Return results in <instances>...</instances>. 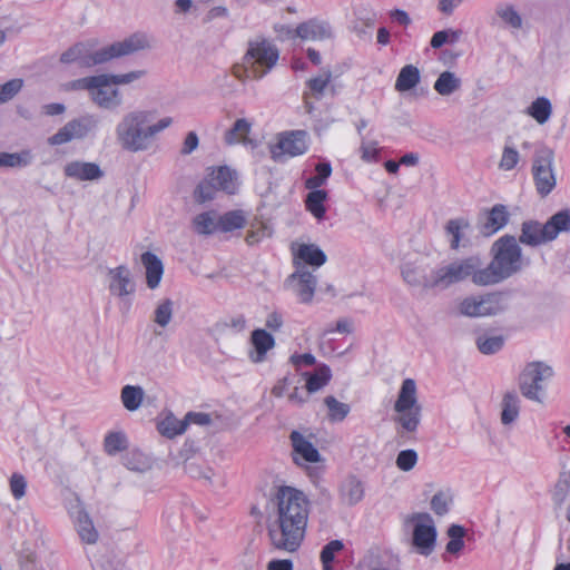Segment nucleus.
Returning <instances> with one entry per match:
<instances>
[{
    "mask_svg": "<svg viewBox=\"0 0 570 570\" xmlns=\"http://www.w3.org/2000/svg\"><path fill=\"white\" fill-rule=\"evenodd\" d=\"M504 345V337L501 335L495 336H479L476 338V346L482 354L491 355L499 352Z\"/></svg>",
    "mask_w": 570,
    "mask_h": 570,
    "instance_id": "nucleus-47",
    "label": "nucleus"
},
{
    "mask_svg": "<svg viewBox=\"0 0 570 570\" xmlns=\"http://www.w3.org/2000/svg\"><path fill=\"white\" fill-rule=\"evenodd\" d=\"M218 188L213 184V181L208 178L198 184L195 190V198L199 203H205L214 199L215 193Z\"/></svg>",
    "mask_w": 570,
    "mask_h": 570,
    "instance_id": "nucleus-56",
    "label": "nucleus"
},
{
    "mask_svg": "<svg viewBox=\"0 0 570 570\" xmlns=\"http://www.w3.org/2000/svg\"><path fill=\"white\" fill-rule=\"evenodd\" d=\"M453 504V493L450 489L438 491L431 499V509L436 515H445Z\"/></svg>",
    "mask_w": 570,
    "mask_h": 570,
    "instance_id": "nucleus-43",
    "label": "nucleus"
},
{
    "mask_svg": "<svg viewBox=\"0 0 570 570\" xmlns=\"http://www.w3.org/2000/svg\"><path fill=\"white\" fill-rule=\"evenodd\" d=\"M219 222V230L222 232H232L237 228H242L245 223V218L242 212L234 210L224 214L223 216L218 215Z\"/></svg>",
    "mask_w": 570,
    "mask_h": 570,
    "instance_id": "nucleus-49",
    "label": "nucleus"
},
{
    "mask_svg": "<svg viewBox=\"0 0 570 570\" xmlns=\"http://www.w3.org/2000/svg\"><path fill=\"white\" fill-rule=\"evenodd\" d=\"M327 198L325 190H311L305 199L306 209L317 219H323L326 213L324 202Z\"/></svg>",
    "mask_w": 570,
    "mask_h": 570,
    "instance_id": "nucleus-36",
    "label": "nucleus"
},
{
    "mask_svg": "<svg viewBox=\"0 0 570 570\" xmlns=\"http://www.w3.org/2000/svg\"><path fill=\"white\" fill-rule=\"evenodd\" d=\"M509 212L502 204L494 205L491 209L479 215V227L482 234L490 236L502 229L509 222Z\"/></svg>",
    "mask_w": 570,
    "mask_h": 570,
    "instance_id": "nucleus-18",
    "label": "nucleus"
},
{
    "mask_svg": "<svg viewBox=\"0 0 570 570\" xmlns=\"http://www.w3.org/2000/svg\"><path fill=\"white\" fill-rule=\"evenodd\" d=\"M148 47V39L142 33H135L122 41L99 47L96 39L80 41L60 56L62 63H77L81 68L105 65L112 59L131 55Z\"/></svg>",
    "mask_w": 570,
    "mask_h": 570,
    "instance_id": "nucleus-2",
    "label": "nucleus"
},
{
    "mask_svg": "<svg viewBox=\"0 0 570 570\" xmlns=\"http://www.w3.org/2000/svg\"><path fill=\"white\" fill-rule=\"evenodd\" d=\"M35 160V155L30 149H22L18 153L0 151V167L3 168H26Z\"/></svg>",
    "mask_w": 570,
    "mask_h": 570,
    "instance_id": "nucleus-31",
    "label": "nucleus"
},
{
    "mask_svg": "<svg viewBox=\"0 0 570 570\" xmlns=\"http://www.w3.org/2000/svg\"><path fill=\"white\" fill-rule=\"evenodd\" d=\"M109 291L112 295L125 297L134 294L135 283L131 279L130 271L126 266H118L109 269Z\"/></svg>",
    "mask_w": 570,
    "mask_h": 570,
    "instance_id": "nucleus-21",
    "label": "nucleus"
},
{
    "mask_svg": "<svg viewBox=\"0 0 570 570\" xmlns=\"http://www.w3.org/2000/svg\"><path fill=\"white\" fill-rule=\"evenodd\" d=\"M174 315V302L170 298L160 301L153 314V321L159 327L165 328L169 325Z\"/></svg>",
    "mask_w": 570,
    "mask_h": 570,
    "instance_id": "nucleus-42",
    "label": "nucleus"
},
{
    "mask_svg": "<svg viewBox=\"0 0 570 570\" xmlns=\"http://www.w3.org/2000/svg\"><path fill=\"white\" fill-rule=\"evenodd\" d=\"M63 174L66 177L85 181L98 180L104 176V171L96 163L72 160L65 165Z\"/></svg>",
    "mask_w": 570,
    "mask_h": 570,
    "instance_id": "nucleus-20",
    "label": "nucleus"
},
{
    "mask_svg": "<svg viewBox=\"0 0 570 570\" xmlns=\"http://www.w3.org/2000/svg\"><path fill=\"white\" fill-rule=\"evenodd\" d=\"M411 520L416 522L413 529L412 543L421 554L429 556L433 551L436 540L433 519L429 513L420 512L414 513Z\"/></svg>",
    "mask_w": 570,
    "mask_h": 570,
    "instance_id": "nucleus-14",
    "label": "nucleus"
},
{
    "mask_svg": "<svg viewBox=\"0 0 570 570\" xmlns=\"http://www.w3.org/2000/svg\"><path fill=\"white\" fill-rule=\"evenodd\" d=\"M145 75H146L145 70H134V71H129L127 73H119V75L109 73V77H110L114 86H120V85H129L134 81H137L140 78H142Z\"/></svg>",
    "mask_w": 570,
    "mask_h": 570,
    "instance_id": "nucleus-57",
    "label": "nucleus"
},
{
    "mask_svg": "<svg viewBox=\"0 0 570 570\" xmlns=\"http://www.w3.org/2000/svg\"><path fill=\"white\" fill-rule=\"evenodd\" d=\"M483 263L479 256H469L455 259L438 268L439 288L445 289L453 284L464 282L471 278L478 286H488L487 283L478 282V276L482 273Z\"/></svg>",
    "mask_w": 570,
    "mask_h": 570,
    "instance_id": "nucleus-9",
    "label": "nucleus"
},
{
    "mask_svg": "<svg viewBox=\"0 0 570 570\" xmlns=\"http://www.w3.org/2000/svg\"><path fill=\"white\" fill-rule=\"evenodd\" d=\"M461 79L452 71H443L434 82V90L441 96H450L461 88Z\"/></svg>",
    "mask_w": 570,
    "mask_h": 570,
    "instance_id": "nucleus-35",
    "label": "nucleus"
},
{
    "mask_svg": "<svg viewBox=\"0 0 570 570\" xmlns=\"http://www.w3.org/2000/svg\"><path fill=\"white\" fill-rule=\"evenodd\" d=\"M193 227L199 235H212L219 230L218 214L215 210L204 212L193 219Z\"/></svg>",
    "mask_w": 570,
    "mask_h": 570,
    "instance_id": "nucleus-33",
    "label": "nucleus"
},
{
    "mask_svg": "<svg viewBox=\"0 0 570 570\" xmlns=\"http://www.w3.org/2000/svg\"><path fill=\"white\" fill-rule=\"evenodd\" d=\"M295 258L302 261L304 266L318 268L326 263L325 253L315 244H299L294 252Z\"/></svg>",
    "mask_w": 570,
    "mask_h": 570,
    "instance_id": "nucleus-25",
    "label": "nucleus"
},
{
    "mask_svg": "<svg viewBox=\"0 0 570 570\" xmlns=\"http://www.w3.org/2000/svg\"><path fill=\"white\" fill-rule=\"evenodd\" d=\"M420 79L419 68L413 65H406L400 70L394 88L399 92L409 91L419 85Z\"/></svg>",
    "mask_w": 570,
    "mask_h": 570,
    "instance_id": "nucleus-32",
    "label": "nucleus"
},
{
    "mask_svg": "<svg viewBox=\"0 0 570 570\" xmlns=\"http://www.w3.org/2000/svg\"><path fill=\"white\" fill-rule=\"evenodd\" d=\"M150 120L151 112L147 110L126 112L115 129L119 146L134 154L149 150L154 145Z\"/></svg>",
    "mask_w": 570,
    "mask_h": 570,
    "instance_id": "nucleus-4",
    "label": "nucleus"
},
{
    "mask_svg": "<svg viewBox=\"0 0 570 570\" xmlns=\"http://www.w3.org/2000/svg\"><path fill=\"white\" fill-rule=\"evenodd\" d=\"M461 37L460 30H441L435 32L431 38V47L434 49L441 48L444 43L450 42L454 43L456 42Z\"/></svg>",
    "mask_w": 570,
    "mask_h": 570,
    "instance_id": "nucleus-52",
    "label": "nucleus"
},
{
    "mask_svg": "<svg viewBox=\"0 0 570 570\" xmlns=\"http://www.w3.org/2000/svg\"><path fill=\"white\" fill-rule=\"evenodd\" d=\"M519 161V153L512 147H504L502 157L500 160V168L503 170L513 169Z\"/></svg>",
    "mask_w": 570,
    "mask_h": 570,
    "instance_id": "nucleus-60",
    "label": "nucleus"
},
{
    "mask_svg": "<svg viewBox=\"0 0 570 570\" xmlns=\"http://www.w3.org/2000/svg\"><path fill=\"white\" fill-rule=\"evenodd\" d=\"M520 397L514 391L507 392L501 402V423L510 425L519 417Z\"/></svg>",
    "mask_w": 570,
    "mask_h": 570,
    "instance_id": "nucleus-30",
    "label": "nucleus"
},
{
    "mask_svg": "<svg viewBox=\"0 0 570 570\" xmlns=\"http://www.w3.org/2000/svg\"><path fill=\"white\" fill-rule=\"evenodd\" d=\"M127 446V439L120 432L109 433L105 439V450L108 454L114 455Z\"/></svg>",
    "mask_w": 570,
    "mask_h": 570,
    "instance_id": "nucleus-51",
    "label": "nucleus"
},
{
    "mask_svg": "<svg viewBox=\"0 0 570 570\" xmlns=\"http://www.w3.org/2000/svg\"><path fill=\"white\" fill-rule=\"evenodd\" d=\"M324 404L328 411V420L332 422L343 421L350 413L348 404L340 402L336 397L328 395L324 399Z\"/></svg>",
    "mask_w": 570,
    "mask_h": 570,
    "instance_id": "nucleus-44",
    "label": "nucleus"
},
{
    "mask_svg": "<svg viewBox=\"0 0 570 570\" xmlns=\"http://www.w3.org/2000/svg\"><path fill=\"white\" fill-rule=\"evenodd\" d=\"M278 57V49L272 42L265 39L252 41L244 56L243 68L235 67L234 75L239 79L243 73L247 78L261 79L276 66Z\"/></svg>",
    "mask_w": 570,
    "mask_h": 570,
    "instance_id": "nucleus-6",
    "label": "nucleus"
},
{
    "mask_svg": "<svg viewBox=\"0 0 570 570\" xmlns=\"http://www.w3.org/2000/svg\"><path fill=\"white\" fill-rule=\"evenodd\" d=\"M316 175L308 177L305 180V187L309 190H320L318 188L325 185L327 178L332 174V166L330 163H318L315 167Z\"/></svg>",
    "mask_w": 570,
    "mask_h": 570,
    "instance_id": "nucleus-45",
    "label": "nucleus"
},
{
    "mask_svg": "<svg viewBox=\"0 0 570 570\" xmlns=\"http://www.w3.org/2000/svg\"><path fill=\"white\" fill-rule=\"evenodd\" d=\"M250 122H248L246 119H237L233 127L225 135L226 144L234 145L239 142H247V136L250 131Z\"/></svg>",
    "mask_w": 570,
    "mask_h": 570,
    "instance_id": "nucleus-40",
    "label": "nucleus"
},
{
    "mask_svg": "<svg viewBox=\"0 0 570 570\" xmlns=\"http://www.w3.org/2000/svg\"><path fill=\"white\" fill-rule=\"evenodd\" d=\"M570 230V212L560 210L552 215L546 224L538 220H525L521 225L519 242L530 247L554 240L560 233Z\"/></svg>",
    "mask_w": 570,
    "mask_h": 570,
    "instance_id": "nucleus-5",
    "label": "nucleus"
},
{
    "mask_svg": "<svg viewBox=\"0 0 570 570\" xmlns=\"http://www.w3.org/2000/svg\"><path fill=\"white\" fill-rule=\"evenodd\" d=\"M141 263L146 268V281L149 288H156L163 277L164 266L157 255L146 252L141 255Z\"/></svg>",
    "mask_w": 570,
    "mask_h": 570,
    "instance_id": "nucleus-27",
    "label": "nucleus"
},
{
    "mask_svg": "<svg viewBox=\"0 0 570 570\" xmlns=\"http://www.w3.org/2000/svg\"><path fill=\"white\" fill-rule=\"evenodd\" d=\"M396 466L402 471H411L417 463V453L412 449L401 451L396 456Z\"/></svg>",
    "mask_w": 570,
    "mask_h": 570,
    "instance_id": "nucleus-54",
    "label": "nucleus"
},
{
    "mask_svg": "<svg viewBox=\"0 0 570 570\" xmlns=\"http://www.w3.org/2000/svg\"><path fill=\"white\" fill-rule=\"evenodd\" d=\"M27 489V480L20 473H13L10 478V491L16 500L24 497Z\"/></svg>",
    "mask_w": 570,
    "mask_h": 570,
    "instance_id": "nucleus-59",
    "label": "nucleus"
},
{
    "mask_svg": "<svg viewBox=\"0 0 570 570\" xmlns=\"http://www.w3.org/2000/svg\"><path fill=\"white\" fill-rule=\"evenodd\" d=\"M316 285V276L304 265H297L296 271L285 282V286L303 304H309L313 301Z\"/></svg>",
    "mask_w": 570,
    "mask_h": 570,
    "instance_id": "nucleus-15",
    "label": "nucleus"
},
{
    "mask_svg": "<svg viewBox=\"0 0 570 570\" xmlns=\"http://www.w3.org/2000/svg\"><path fill=\"white\" fill-rule=\"evenodd\" d=\"M344 544L341 540H332L325 544L321 551V561L323 563V570H334L332 562L335 559V553L342 551Z\"/></svg>",
    "mask_w": 570,
    "mask_h": 570,
    "instance_id": "nucleus-50",
    "label": "nucleus"
},
{
    "mask_svg": "<svg viewBox=\"0 0 570 570\" xmlns=\"http://www.w3.org/2000/svg\"><path fill=\"white\" fill-rule=\"evenodd\" d=\"M551 111V102L544 97L537 98L528 108V114L540 125L549 120Z\"/></svg>",
    "mask_w": 570,
    "mask_h": 570,
    "instance_id": "nucleus-41",
    "label": "nucleus"
},
{
    "mask_svg": "<svg viewBox=\"0 0 570 570\" xmlns=\"http://www.w3.org/2000/svg\"><path fill=\"white\" fill-rule=\"evenodd\" d=\"M493 258L482 273L478 282L494 285L518 274L524 266L522 249L512 235H504L492 245Z\"/></svg>",
    "mask_w": 570,
    "mask_h": 570,
    "instance_id": "nucleus-3",
    "label": "nucleus"
},
{
    "mask_svg": "<svg viewBox=\"0 0 570 570\" xmlns=\"http://www.w3.org/2000/svg\"><path fill=\"white\" fill-rule=\"evenodd\" d=\"M185 421L187 422V425L193 423L205 426L210 424L212 417L210 414L204 412H188L185 416Z\"/></svg>",
    "mask_w": 570,
    "mask_h": 570,
    "instance_id": "nucleus-63",
    "label": "nucleus"
},
{
    "mask_svg": "<svg viewBox=\"0 0 570 570\" xmlns=\"http://www.w3.org/2000/svg\"><path fill=\"white\" fill-rule=\"evenodd\" d=\"M401 274L410 286L422 287L425 291L439 288L438 268L430 269L424 263H407L403 265Z\"/></svg>",
    "mask_w": 570,
    "mask_h": 570,
    "instance_id": "nucleus-17",
    "label": "nucleus"
},
{
    "mask_svg": "<svg viewBox=\"0 0 570 570\" xmlns=\"http://www.w3.org/2000/svg\"><path fill=\"white\" fill-rule=\"evenodd\" d=\"M23 81L21 79H11L3 85H0V104L11 100L22 88Z\"/></svg>",
    "mask_w": 570,
    "mask_h": 570,
    "instance_id": "nucleus-55",
    "label": "nucleus"
},
{
    "mask_svg": "<svg viewBox=\"0 0 570 570\" xmlns=\"http://www.w3.org/2000/svg\"><path fill=\"white\" fill-rule=\"evenodd\" d=\"M68 511L70 517L73 519V521H78L79 519H86L89 517L87 511L85 510V507L80 499L76 497L72 501H70Z\"/></svg>",
    "mask_w": 570,
    "mask_h": 570,
    "instance_id": "nucleus-61",
    "label": "nucleus"
},
{
    "mask_svg": "<svg viewBox=\"0 0 570 570\" xmlns=\"http://www.w3.org/2000/svg\"><path fill=\"white\" fill-rule=\"evenodd\" d=\"M277 514L267 527L272 546L295 552L302 544L308 520V500L294 488L281 487L275 497Z\"/></svg>",
    "mask_w": 570,
    "mask_h": 570,
    "instance_id": "nucleus-1",
    "label": "nucleus"
},
{
    "mask_svg": "<svg viewBox=\"0 0 570 570\" xmlns=\"http://www.w3.org/2000/svg\"><path fill=\"white\" fill-rule=\"evenodd\" d=\"M570 489V473L563 472L561 473L559 481L556 485L554 495L558 498L560 502H562L566 498L568 490Z\"/></svg>",
    "mask_w": 570,
    "mask_h": 570,
    "instance_id": "nucleus-62",
    "label": "nucleus"
},
{
    "mask_svg": "<svg viewBox=\"0 0 570 570\" xmlns=\"http://www.w3.org/2000/svg\"><path fill=\"white\" fill-rule=\"evenodd\" d=\"M394 422L402 431L414 433L421 422L422 406L417 401L416 383L413 379H405L402 382L397 399L394 403Z\"/></svg>",
    "mask_w": 570,
    "mask_h": 570,
    "instance_id": "nucleus-8",
    "label": "nucleus"
},
{
    "mask_svg": "<svg viewBox=\"0 0 570 570\" xmlns=\"http://www.w3.org/2000/svg\"><path fill=\"white\" fill-rule=\"evenodd\" d=\"M306 375V395H309L312 393L320 391L330 382L332 377V372L327 365L323 364L318 366L314 371V373Z\"/></svg>",
    "mask_w": 570,
    "mask_h": 570,
    "instance_id": "nucleus-34",
    "label": "nucleus"
},
{
    "mask_svg": "<svg viewBox=\"0 0 570 570\" xmlns=\"http://www.w3.org/2000/svg\"><path fill=\"white\" fill-rule=\"evenodd\" d=\"M553 376L551 366L543 362H531L525 365L519 376V389L528 400L542 402L541 393L544 382Z\"/></svg>",
    "mask_w": 570,
    "mask_h": 570,
    "instance_id": "nucleus-11",
    "label": "nucleus"
},
{
    "mask_svg": "<svg viewBox=\"0 0 570 570\" xmlns=\"http://www.w3.org/2000/svg\"><path fill=\"white\" fill-rule=\"evenodd\" d=\"M331 72H327L326 75H322L308 80V88L317 99L323 96L325 88L331 81Z\"/></svg>",
    "mask_w": 570,
    "mask_h": 570,
    "instance_id": "nucleus-58",
    "label": "nucleus"
},
{
    "mask_svg": "<svg viewBox=\"0 0 570 570\" xmlns=\"http://www.w3.org/2000/svg\"><path fill=\"white\" fill-rule=\"evenodd\" d=\"M364 497L362 482L354 475L347 476L340 487V498L347 505L357 504Z\"/></svg>",
    "mask_w": 570,
    "mask_h": 570,
    "instance_id": "nucleus-26",
    "label": "nucleus"
},
{
    "mask_svg": "<svg viewBox=\"0 0 570 570\" xmlns=\"http://www.w3.org/2000/svg\"><path fill=\"white\" fill-rule=\"evenodd\" d=\"M185 471L195 479H204L208 483H212L214 471L212 468L202 465L195 462L185 464Z\"/></svg>",
    "mask_w": 570,
    "mask_h": 570,
    "instance_id": "nucleus-53",
    "label": "nucleus"
},
{
    "mask_svg": "<svg viewBox=\"0 0 570 570\" xmlns=\"http://www.w3.org/2000/svg\"><path fill=\"white\" fill-rule=\"evenodd\" d=\"M208 178L218 189L225 190L229 194L234 193V173L227 166L217 168L209 175Z\"/></svg>",
    "mask_w": 570,
    "mask_h": 570,
    "instance_id": "nucleus-38",
    "label": "nucleus"
},
{
    "mask_svg": "<svg viewBox=\"0 0 570 570\" xmlns=\"http://www.w3.org/2000/svg\"><path fill=\"white\" fill-rule=\"evenodd\" d=\"M77 532L82 542L94 544L98 540V532L94 527L90 517L86 519H79L75 522Z\"/></svg>",
    "mask_w": 570,
    "mask_h": 570,
    "instance_id": "nucleus-48",
    "label": "nucleus"
},
{
    "mask_svg": "<svg viewBox=\"0 0 570 570\" xmlns=\"http://www.w3.org/2000/svg\"><path fill=\"white\" fill-rule=\"evenodd\" d=\"M158 432L168 438L173 439L177 435L183 434L187 429V422L184 420H178L173 415L166 416L163 421L158 423Z\"/></svg>",
    "mask_w": 570,
    "mask_h": 570,
    "instance_id": "nucleus-39",
    "label": "nucleus"
},
{
    "mask_svg": "<svg viewBox=\"0 0 570 570\" xmlns=\"http://www.w3.org/2000/svg\"><path fill=\"white\" fill-rule=\"evenodd\" d=\"M355 17L354 31L361 39H371L372 29L376 21V13L371 9L361 7L355 10Z\"/></svg>",
    "mask_w": 570,
    "mask_h": 570,
    "instance_id": "nucleus-29",
    "label": "nucleus"
},
{
    "mask_svg": "<svg viewBox=\"0 0 570 570\" xmlns=\"http://www.w3.org/2000/svg\"><path fill=\"white\" fill-rule=\"evenodd\" d=\"M295 33L303 40L323 41L333 37V29L327 21L320 19H309L299 23Z\"/></svg>",
    "mask_w": 570,
    "mask_h": 570,
    "instance_id": "nucleus-19",
    "label": "nucleus"
},
{
    "mask_svg": "<svg viewBox=\"0 0 570 570\" xmlns=\"http://www.w3.org/2000/svg\"><path fill=\"white\" fill-rule=\"evenodd\" d=\"M448 535L450 538V541L446 543L445 547L446 552L451 554L459 553L464 547L463 538L465 535V529L462 525L452 524L448 529Z\"/></svg>",
    "mask_w": 570,
    "mask_h": 570,
    "instance_id": "nucleus-46",
    "label": "nucleus"
},
{
    "mask_svg": "<svg viewBox=\"0 0 570 570\" xmlns=\"http://www.w3.org/2000/svg\"><path fill=\"white\" fill-rule=\"evenodd\" d=\"M112 86L109 73L89 76L69 83L72 90H87L91 101L105 110H116L124 104L120 90Z\"/></svg>",
    "mask_w": 570,
    "mask_h": 570,
    "instance_id": "nucleus-7",
    "label": "nucleus"
},
{
    "mask_svg": "<svg viewBox=\"0 0 570 570\" xmlns=\"http://www.w3.org/2000/svg\"><path fill=\"white\" fill-rule=\"evenodd\" d=\"M145 392L138 385H125L121 389V402L128 411H136L140 407L144 400Z\"/></svg>",
    "mask_w": 570,
    "mask_h": 570,
    "instance_id": "nucleus-37",
    "label": "nucleus"
},
{
    "mask_svg": "<svg viewBox=\"0 0 570 570\" xmlns=\"http://www.w3.org/2000/svg\"><path fill=\"white\" fill-rule=\"evenodd\" d=\"M289 438L294 453L299 455L305 462L316 463L321 461L320 452L303 434L293 431Z\"/></svg>",
    "mask_w": 570,
    "mask_h": 570,
    "instance_id": "nucleus-24",
    "label": "nucleus"
},
{
    "mask_svg": "<svg viewBox=\"0 0 570 570\" xmlns=\"http://www.w3.org/2000/svg\"><path fill=\"white\" fill-rule=\"evenodd\" d=\"M495 16L501 20L503 27L511 30H520L523 27V19L517 7L509 2H500L495 6Z\"/></svg>",
    "mask_w": 570,
    "mask_h": 570,
    "instance_id": "nucleus-28",
    "label": "nucleus"
},
{
    "mask_svg": "<svg viewBox=\"0 0 570 570\" xmlns=\"http://www.w3.org/2000/svg\"><path fill=\"white\" fill-rule=\"evenodd\" d=\"M307 134L304 130L284 132L278 136V141L271 147L272 158L281 161L282 157H295L307 150Z\"/></svg>",
    "mask_w": 570,
    "mask_h": 570,
    "instance_id": "nucleus-16",
    "label": "nucleus"
},
{
    "mask_svg": "<svg viewBox=\"0 0 570 570\" xmlns=\"http://www.w3.org/2000/svg\"><path fill=\"white\" fill-rule=\"evenodd\" d=\"M360 150L362 153V159L365 161H374L377 159L379 149L375 141L362 142Z\"/></svg>",
    "mask_w": 570,
    "mask_h": 570,
    "instance_id": "nucleus-64",
    "label": "nucleus"
},
{
    "mask_svg": "<svg viewBox=\"0 0 570 570\" xmlns=\"http://www.w3.org/2000/svg\"><path fill=\"white\" fill-rule=\"evenodd\" d=\"M97 126V117L91 114H86L68 121L55 135L48 138V144L50 146H60L73 139H82L94 131Z\"/></svg>",
    "mask_w": 570,
    "mask_h": 570,
    "instance_id": "nucleus-13",
    "label": "nucleus"
},
{
    "mask_svg": "<svg viewBox=\"0 0 570 570\" xmlns=\"http://www.w3.org/2000/svg\"><path fill=\"white\" fill-rule=\"evenodd\" d=\"M508 306V294L491 292L464 297L458 304V311L466 317H487L503 313Z\"/></svg>",
    "mask_w": 570,
    "mask_h": 570,
    "instance_id": "nucleus-10",
    "label": "nucleus"
},
{
    "mask_svg": "<svg viewBox=\"0 0 570 570\" xmlns=\"http://www.w3.org/2000/svg\"><path fill=\"white\" fill-rule=\"evenodd\" d=\"M250 344L254 350L249 353V358L254 363H262L267 352L275 346V338L266 330L256 328L252 332Z\"/></svg>",
    "mask_w": 570,
    "mask_h": 570,
    "instance_id": "nucleus-22",
    "label": "nucleus"
},
{
    "mask_svg": "<svg viewBox=\"0 0 570 570\" xmlns=\"http://www.w3.org/2000/svg\"><path fill=\"white\" fill-rule=\"evenodd\" d=\"M553 165L552 149L542 146L535 150L531 170L535 189L541 197L548 196L557 185Z\"/></svg>",
    "mask_w": 570,
    "mask_h": 570,
    "instance_id": "nucleus-12",
    "label": "nucleus"
},
{
    "mask_svg": "<svg viewBox=\"0 0 570 570\" xmlns=\"http://www.w3.org/2000/svg\"><path fill=\"white\" fill-rule=\"evenodd\" d=\"M471 229L470 223L464 218L450 219L445 226V233L449 237L450 248L459 249L470 244L468 232Z\"/></svg>",
    "mask_w": 570,
    "mask_h": 570,
    "instance_id": "nucleus-23",
    "label": "nucleus"
}]
</instances>
